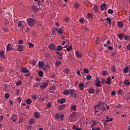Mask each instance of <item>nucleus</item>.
<instances>
[{
	"mask_svg": "<svg viewBox=\"0 0 130 130\" xmlns=\"http://www.w3.org/2000/svg\"><path fill=\"white\" fill-rule=\"evenodd\" d=\"M57 102L58 103H60V104H63V103H64V102H66V99L63 98V99L58 100L57 101Z\"/></svg>",
	"mask_w": 130,
	"mask_h": 130,
	"instance_id": "nucleus-5",
	"label": "nucleus"
},
{
	"mask_svg": "<svg viewBox=\"0 0 130 130\" xmlns=\"http://www.w3.org/2000/svg\"><path fill=\"white\" fill-rule=\"evenodd\" d=\"M39 66L40 67V68H42V67H44V62L41 61L39 62Z\"/></svg>",
	"mask_w": 130,
	"mask_h": 130,
	"instance_id": "nucleus-25",
	"label": "nucleus"
},
{
	"mask_svg": "<svg viewBox=\"0 0 130 130\" xmlns=\"http://www.w3.org/2000/svg\"><path fill=\"white\" fill-rule=\"evenodd\" d=\"M123 92V90L122 89H119L118 91V95H122V92Z\"/></svg>",
	"mask_w": 130,
	"mask_h": 130,
	"instance_id": "nucleus-35",
	"label": "nucleus"
},
{
	"mask_svg": "<svg viewBox=\"0 0 130 130\" xmlns=\"http://www.w3.org/2000/svg\"><path fill=\"white\" fill-rule=\"evenodd\" d=\"M71 110H74V111H76L77 108H76V106L73 105L71 106Z\"/></svg>",
	"mask_w": 130,
	"mask_h": 130,
	"instance_id": "nucleus-24",
	"label": "nucleus"
},
{
	"mask_svg": "<svg viewBox=\"0 0 130 130\" xmlns=\"http://www.w3.org/2000/svg\"><path fill=\"white\" fill-rule=\"evenodd\" d=\"M0 57L3 59L6 58V56H5V52H4V51H1L0 52Z\"/></svg>",
	"mask_w": 130,
	"mask_h": 130,
	"instance_id": "nucleus-8",
	"label": "nucleus"
},
{
	"mask_svg": "<svg viewBox=\"0 0 130 130\" xmlns=\"http://www.w3.org/2000/svg\"><path fill=\"white\" fill-rule=\"evenodd\" d=\"M127 50H130V44H128L127 45V47H126Z\"/></svg>",
	"mask_w": 130,
	"mask_h": 130,
	"instance_id": "nucleus-64",
	"label": "nucleus"
},
{
	"mask_svg": "<svg viewBox=\"0 0 130 130\" xmlns=\"http://www.w3.org/2000/svg\"><path fill=\"white\" fill-rule=\"evenodd\" d=\"M5 97L6 99H8V98H9V97H10V94H9L8 93H6L5 94Z\"/></svg>",
	"mask_w": 130,
	"mask_h": 130,
	"instance_id": "nucleus-40",
	"label": "nucleus"
},
{
	"mask_svg": "<svg viewBox=\"0 0 130 130\" xmlns=\"http://www.w3.org/2000/svg\"><path fill=\"white\" fill-rule=\"evenodd\" d=\"M87 17L91 19V18H92V14L91 13H88L87 15Z\"/></svg>",
	"mask_w": 130,
	"mask_h": 130,
	"instance_id": "nucleus-55",
	"label": "nucleus"
},
{
	"mask_svg": "<svg viewBox=\"0 0 130 130\" xmlns=\"http://www.w3.org/2000/svg\"><path fill=\"white\" fill-rule=\"evenodd\" d=\"M64 73H66V74H69V73H70V70L68 69H65L63 70Z\"/></svg>",
	"mask_w": 130,
	"mask_h": 130,
	"instance_id": "nucleus-41",
	"label": "nucleus"
},
{
	"mask_svg": "<svg viewBox=\"0 0 130 130\" xmlns=\"http://www.w3.org/2000/svg\"><path fill=\"white\" fill-rule=\"evenodd\" d=\"M74 7L75 9H79V8H80V4L78 3H76L74 4Z\"/></svg>",
	"mask_w": 130,
	"mask_h": 130,
	"instance_id": "nucleus-19",
	"label": "nucleus"
},
{
	"mask_svg": "<svg viewBox=\"0 0 130 130\" xmlns=\"http://www.w3.org/2000/svg\"><path fill=\"white\" fill-rule=\"evenodd\" d=\"M110 44V41H108L106 44H104V46L106 47L107 45H109Z\"/></svg>",
	"mask_w": 130,
	"mask_h": 130,
	"instance_id": "nucleus-46",
	"label": "nucleus"
},
{
	"mask_svg": "<svg viewBox=\"0 0 130 130\" xmlns=\"http://www.w3.org/2000/svg\"><path fill=\"white\" fill-rule=\"evenodd\" d=\"M22 73H29V70L27 68H23L22 70Z\"/></svg>",
	"mask_w": 130,
	"mask_h": 130,
	"instance_id": "nucleus-21",
	"label": "nucleus"
},
{
	"mask_svg": "<svg viewBox=\"0 0 130 130\" xmlns=\"http://www.w3.org/2000/svg\"><path fill=\"white\" fill-rule=\"evenodd\" d=\"M63 94V95H69V90L67 89L66 90H64Z\"/></svg>",
	"mask_w": 130,
	"mask_h": 130,
	"instance_id": "nucleus-29",
	"label": "nucleus"
},
{
	"mask_svg": "<svg viewBox=\"0 0 130 130\" xmlns=\"http://www.w3.org/2000/svg\"><path fill=\"white\" fill-rule=\"evenodd\" d=\"M17 101L19 102V103H20V102L22 101V98L19 97L17 99Z\"/></svg>",
	"mask_w": 130,
	"mask_h": 130,
	"instance_id": "nucleus-50",
	"label": "nucleus"
},
{
	"mask_svg": "<svg viewBox=\"0 0 130 130\" xmlns=\"http://www.w3.org/2000/svg\"><path fill=\"white\" fill-rule=\"evenodd\" d=\"M3 30L4 31H5V32H7L9 30V29H8L7 27H4V28H3Z\"/></svg>",
	"mask_w": 130,
	"mask_h": 130,
	"instance_id": "nucleus-59",
	"label": "nucleus"
},
{
	"mask_svg": "<svg viewBox=\"0 0 130 130\" xmlns=\"http://www.w3.org/2000/svg\"><path fill=\"white\" fill-rule=\"evenodd\" d=\"M34 115L36 118H39V117H40V113H39L38 112H35Z\"/></svg>",
	"mask_w": 130,
	"mask_h": 130,
	"instance_id": "nucleus-11",
	"label": "nucleus"
},
{
	"mask_svg": "<svg viewBox=\"0 0 130 130\" xmlns=\"http://www.w3.org/2000/svg\"><path fill=\"white\" fill-rule=\"evenodd\" d=\"M84 74H89V70L87 68H84L83 69Z\"/></svg>",
	"mask_w": 130,
	"mask_h": 130,
	"instance_id": "nucleus-30",
	"label": "nucleus"
},
{
	"mask_svg": "<svg viewBox=\"0 0 130 130\" xmlns=\"http://www.w3.org/2000/svg\"><path fill=\"white\" fill-rule=\"evenodd\" d=\"M106 107H107V105L102 102V103L99 104L95 107V109L102 110V111H103V110H105V109H106Z\"/></svg>",
	"mask_w": 130,
	"mask_h": 130,
	"instance_id": "nucleus-1",
	"label": "nucleus"
},
{
	"mask_svg": "<svg viewBox=\"0 0 130 130\" xmlns=\"http://www.w3.org/2000/svg\"><path fill=\"white\" fill-rule=\"evenodd\" d=\"M7 51L13 50V45L8 44L7 46Z\"/></svg>",
	"mask_w": 130,
	"mask_h": 130,
	"instance_id": "nucleus-4",
	"label": "nucleus"
},
{
	"mask_svg": "<svg viewBox=\"0 0 130 130\" xmlns=\"http://www.w3.org/2000/svg\"><path fill=\"white\" fill-rule=\"evenodd\" d=\"M106 7V4H102L100 7L101 11H104Z\"/></svg>",
	"mask_w": 130,
	"mask_h": 130,
	"instance_id": "nucleus-7",
	"label": "nucleus"
},
{
	"mask_svg": "<svg viewBox=\"0 0 130 130\" xmlns=\"http://www.w3.org/2000/svg\"><path fill=\"white\" fill-rule=\"evenodd\" d=\"M123 37L125 40H127V39H128V36H124Z\"/></svg>",
	"mask_w": 130,
	"mask_h": 130,
	"instance_id": "nucleus-62",
	"label": "nucleus"
},
{
	"mask_svg": "<svg viewBox=\"0 0 130 130\" xmlns=\"http://www.w3.org/2000/svg\"><path fill=\"white\" fill-rule=\"evenodd\" d=\"M47 106L48 108H50V107H51V103L47 104Z\"/></svg>",
	"mask_w": 130,
	"mask_h": 130,
	"instance_id": "nucleus-60",
	"label": "nucleus"
},
{
	"mask_svg": "<svg viewBox=\"0 0 130 130\" xmlns=\"http://www.w3.org/2000/svg\"><path fill=\"white\" fill-rule=\"evenodd\" d=\"M28 45L29 46V48H33V47H34V44H32L30 42L28 43Z\"/></svg>",
	"mask_w": 130,
	"mask_h": 130,
	"instance_id": "nucleus-34",
	"label": "nucleus"
},
{
	"mask_svg": "<svg viewBox=\"0 0 130 130\" xmlns=\"http://www.w3.org/2000/svg\"><path fill=\"white\" fill-rule=\"evenodd\" d=\"M26 103L27 104L30 105V104H31V103H32V101H31L30 99H27V101H26Z\"/></svg>",
	"mask_w": 130,
	"mask_h": 130,
	"instance_id": "nucleus-37",
	"label": "nucleus"
},
{
	"mask_svg": "<svg viewBox=\"0 0 130 130\" xmlns=\"http://www.w3.org/2000/svg\"><path fill=\"white\" fill-rule=\"evenodd\" d=\"M102 84H106V81L105 80V79H103L102 81Z\"/></svg>",
	"mask_w": 130,
	"mask_h": 130,
	"instance_id": "nucleus-61",
	"label": "nucleus"
},
{
	"mask_svg": "<svg viewBox=\"0 0 130 130\" xmlns=\"http://www.w3.org/2000/svg\"><path fill=\"white\" fill-rule=\"evenodd\" d=\"M88 92L90 94H94L95 90H94L93 87H91L88 89Z\"/></svg>",
	"mask_w": 130,
	"mask_h": 130,
	"instance_id": "nucleus-10",
	"label": "nucleus"
},
{
	"mask_svg": "<svg viewBox=\"0 0 130 130\" xmlns=\"http://www.w3.org/2000/svg\"><path fill=\"white\" fill-rule=\"evenodd\" d=\"M64 107H66V105H62L58 106V108L59 110H62V109H63V108H64Z\"/></svg>",
	"mask_w": 130,
	"mask_h": 130,
	"instance_id": "nucleus-18",
	"label": "nucleus"
},
{
	"mask_svg": "<svg viewBox=\"0 0 130 130\" xmlns=\"http://www.w3.org/2000/svg\"><path fill=\"white\" fill-rule=\"evenodd\" d=\"M59 64H61V61H60V60H57L55 62V65L57 66V67H58Z\"/></svg>",
	"mask_w": 130,
	"mask_h": 130,
	"instance_id": "nucleus-20",
	"label": "nucleus"
},
{
	"mask_svg": "<svg viewBox=\"0 0 130 130\" xmlns=\"http://www.w3.org/2000/svg\"><path fill=\"white\" fill-rule=\"evenodd\" d=\"M107 21H108L109 24L110 25V23H111V18L110 17H108L106 19Z\"/></svg>",
	"mask_w": 130,
	"mask_h": 130,
	"instance_id": "nucleus-38",
	"label": "nucleus"
},
{
	"mask_svg": "<svg viewBox=\"0 0 130 130\" xmlns=\"http://www.w3.org/2000/svg\"><path fill=\"white\" fill-rule=\"evenodd\" d=\"M124 35L123 34H120V35H119L118 38H119V39H120V40H122V38L123 37Z\"/></svg>",
	"mask_w": 130,
	"mask_h": 130,
	"instance_id": "nucleus-33",
	"label": "nucleus"
},
{
	"mask_svg": "<svg viewBox=\"0 0 130 130\" xmlns=\"http://www.w3.org/2000/svg\"><path fill=\"white\" fill-rule=\"evenodd\" d=\"M128 67H126L123 70V72L124 73V74H127V73H128Z\"/></svg>",
	"mask_w": 130,
	"mask_h": 130,
	"instance_id": "nucleus-12",
	"label": "nucleus"
},
{
	"mask_svg": "<svg viewBox=\"0 0 130 130\" xmlns=\"http://www.w3.org/2000/svg\"><path fill=\"white\" fill-rule=\"evenodd\" d=\"M17 47L18 48L19 51H23V48H24V47L21 45H18L17 46Z\"/></svg>",
	"mask_w": 130,
	"mask_h": 130,
	"instance_id": "nucleus-14",
	"label": "nucleus"
},
{
	"mask_svg": "<svg viewBox=\"0 0 130 130\" xmlns=\"http://www.w3.org/2000/svg\"><path fill=\"white\" fill-rule=\"evenodd\" d=\"M26 22L29 27H33L36 23V20L34 18H29L26 19Z\"/></svg>",
	"mask_w": 130,
	"mask_h": 130,
	"instance_id": "nucleus-2",
	"label": "nucleus"
},
{
	"mask_svg": "<svg viewBox=\"0 0 130 130\" xmlns=\"http://www.w3.org/2000/svg\"><path fill=\"white\" fill-rule=\"evenodd\" d=\"M18 27H20L21 28H24V25H23L22 23H21V21H19Z\"/></svg>",
	"mask_w": 130,
	"mask_h": 130,
	"instance_id": "nucleus-22",
	"label": "nucleus"
},
{
	"mask_svg": "<svg viewBox=\"0 0 130 130\" xmlns=\"http://www.w3.org/2000/svg\"><path fill=\"white\" fill-rule=\"evenodd\" d=\"M93 10L94 11V12H98V6H94L93 7Z\"/></svg>",
	"mask_w": 130,
	"mask_h": 130,
	"instance_id": "nucleus-31",
	"label": "nucleus"
},
{
	"mask_svg": "<svg viewBox=\"0 0 130 130\" xmlns=\"http://www.w3.org/2000/svg\"><path fill=\"white\" fill-rule=\"evenodd\" d=\"M60 116H61V115L59 113L56 114L55 115V117H56V118H59Z\"/></svg>",
	"mask_w": 130,
	"mask_h": 130,
	"instance_id": "nucleus-43",
	"label": "nucleus"
},
{
	"mask_svg": "<svg viewBox=\"0 0 130 130\" xmlns=\"http://www.w3.org/2000/svg\"><path fill=\"white\" fill-rule=\"evenodd\" d=\"M16 117H17V116L16 115H13V116L11 117V119L13 120L14 119L16 118Z\"/></svg>",
	"mask_w": 130,
	"mask_h": 130,
	"instance_id": "nucleus-54",
	"label": "nucleus"
},
{
	"mask_svg": "<svg viewBox=\"0 0 130 130\" xmlns=\"http://www.w3.org/2000/svg\"><path fill=\"white\" fill-rule=\"evenodd\" d=\"M108 13L109 14H113V10H112V9H109L108 11Z\"/></svg>",
	"mask_w": 130,
	"mask_h": 130,
	"instance_id": "nucleus-48",
	"label": "nucleus"
},
{
	"mask_svg": "<svg viewBox=\"0 0 130 130\" xmlns=\"http://www.w3.org/2000/svg\"><path fill=\"white\" fill-rule=\"evenodd\" d=\"M47 86H48V83L45 82L44 84L40 86V88L42 89H45Z\"/></svg>",
	"mask_w": 130,
	"mask_h": 130,
	"instance_id": "nucleus-6",
	"label": "nucleus"
},
{
	"mask_svg": "<svg viewBox=\"0 0 130 130\" xmlns=\"http://www.w3.org/2000/svg\"><path fill=\"white\" fill-rule=\"evenodd\" d=\"M48 47L50 50H54L55 49V45L52 43H51L49 45Z\"/></svg>",
	"mask_w": 130,
	"mask_h": 130,
	"instance_id": "nucleus-3",
	"label": "nucleus"
},
{
	"mask_svg": "<svg viewBox=\"0 0 130 130\" xmlns=\"http://www.w3.org/2000/svg\"><path fill=\"white\" fill-rule=\"evenodd\" d=\"M118 27L119 28H122L123 27V23L121 21H119L117 23Z\"/></svg>",
	"mask_w": 130,
	"mask_h": 130,
	"instance_id": "nucleus-13",
	"label": "nucleus"
},
{
	"mask_svg": "<svg viewBox=\"0 0 130 130\" xmlns=\"http://www.w3.org/2000/svg\"><path fill=\"white\" fill-rule=\"evenodd\" d=\"M21 84H22V81H21V80L17 81L16 83V86H20Z\"/></svg>",
	"mask_w": 130,
	"mask_h": 130,
	"instance_id": "nucleus-26",
	"label": "nucleus"
},
{
	"mask_svg": "<svg viewBox=\"0 0 130 130\" xmlns=\"http://www.w3.org/2000/svg\"><path fill=\"white\" fill-rule=\"evenodd\" d=\"M124 84H125L127 86H128V85H129V82L127 80H126L124 82Z\"/></svg>",
	"mask_w": 130,
	"mask_h": 130,
	"instance_id": "nucleus-47",
	"label": "nucleus"
},
{
	"mask_svg": "<svg viewBox=\"0 0 130 130\" xmlns=\"http://www.w3.org/2000/svg\"><path fill=\"white\" fill-rule=\"evenodd\" d=\"M23 42H24L23 41V40H20L18 41L19 44H23Z\"/></svg>",
	"mask_w": 130,
	"mask_h": 130,
	"instance_id": "nucleus-58",
	"label": "nucleus"
},
{
	"mask_svg": "<svg viewBox=\"0 0 130 130\" xmlns=\"http://www.w3.org/2000/svg\"><path fill=\"white\" fill-rule=\"evenodd\" d=\"M67 51H70V50H72L73 49V46L72 45L70 46V47L66 49Z\"/></svg>",
	"mask_w": 130,
	"mask_h": 130,
	"instance_id": "nucleus-39",
	"label": "nucleus"
},
{
	"mask_svg": "<svg viewBox=\"0 0 130 130\" xmlns=\"http://www.w3.org/2000/svg\"><path fill=\"white\" fill-rule=\"evenodd\" d=\"M21 122H24V118L22 117H19V123H21Z\"/></svg>",
	"mask_w": 130,
	"mask_h": 130,
	"instance_id": "nucleus-32",
	"label": "nucleus"
},
{
	"mask_svg": "<svg viewBox=\"0 0 130 130\" xmlns=\"http://www.w3.org/2000/svg\"><path fill=\"white\" fill-rule=\"evenodd\" d=\"M107 74V72H106V71H103V72H102V76H106V74Z\"/></svg>",
	"mask_w": 130,
	"mask_h": 130,
	"instance_id": "nucleus-42",
	"label": "nucleus"
},
{
	"mask_svg": "<svg viewBox=\"0 0 130 130\" xmlns=\"http://www.w3.org/2000/svg\"><path fill=\"white\" fill-rule=\"evenodd\" d=\"M58 51H60V50H62V46H58Z\"/></svg>",
	"mask_w": 130,
	"mask_h": 130,
	"instance_id": "nucleus-56",
	"label": "nucleus"
},
{
	"mask_svg": "<svg viewBox=\"0 0 130 130\" xmlns=\"http://www.w3.org/2000/svg\"><path fill=\"white\" fill-rule=\"evenodd\" d=\"M82 30L83 31H88V30H89V27H87V26H83L82 27Z\"/></svg>",
	"mask_w": 130,
	"mask_h": 130,
	"instance_id": "nucleus-23",
	"label": "nucleus"
},
{
	"mask_svg": "<svg viewBox=\"0 0 130 130\" xmlns=\"http://www.w3.org/2000/svg\"><path fill=\"white\" fill-rule=\"evenodd\" d=\"M5 70V67H3V66H0V72H4Z\"/></svg>",
	"mask_w": 130,
	"mask_h": 130,
	"instance_id": "nucleus-45",
	"label": "nucleus"
},
{
	"mask_svg": "<svg viewBox=\"0 0 130 130\" xmlns=\"http://www.w3.org/2000/svg\"><path fill=\"white\" fill-rule=\"evenodd\" d=\"M111 78H110V77H109L106 81V84H108V85H110L111 84Z\"/></svg>",
	"mask_w": 130,
	"mask_h": 130,
	"instance_id": "nucleus-15",
	"label": "nucleus"
},
{
	"mask_svg": "<svg viewBox=\"0 0 130 130\" xmlns=\"http://www.w3.org/2000/svg\"><path fill=\"white\" fill-rule=\"evenodd\" d=\"M101 82L100 81H98L95 83V86H96V87H101Z\"/></svg>",
	"mask_w": 130,
	"mask_h": 130,
	"instance_id": "nucleus-28",
	"label": "nucleus"
},
{
	"mask_svg": "<svg viewBox=\"0 0 130 130\" xmlns=\"http://www.w3.org/2000/svg\"><path fill=\"white\" fill-rule=\"evenodd\" d=\"M91 78H92V77H91L90 75H88L86 76L87 80H91Z\"/></svg>",
	"mask_w": 130,
	"mask_h": 130,
	"instance_id": "nucleus-49",
	"label": "nucleus"
},
{
	"mask_svg": "<svg viewBox=\"0 0 130 130\" xmlns=\"http://www.w3.org/2000/svg\"><path fill=\"white\" fill-rule=\"evenodd\" d=\"M69 94L71 96H73V95H74V90L73 89H70V90L69 91Z\"/></svg>",
	"mask_w": 130,
	"mask_h": 130,
	"instance_id": "nucleus-27",
	"label": "nucleus"
},
{
	"mask_svg": "<svg viewBox=\"0 0 130 130\" xmlns=\"http://www.w3.org/2000/svg\"><path fill=\"white\" fill-rule=\"evenodd\" d=\"M70 116L71 118H74L76 117V112H73L72 113L70 114Z\"/></svg>",
	"mask_w": 130,
	"mask_h": 130,
	"instance_id": "nucleus-16",
	"label": "nucleus"
},
{
	"mask_svg": "<svg viewBox=\"0 0 130 130\" xmlns=\"http://www.w3.org/2000/svg\"><path fill=\"white\" fill-rule=\"evenodd\" d=\"M39 77H42L43 76V71H39Z\"/></svg>",
	"mask_w": 130,
	"mask_h": 130,
	"instance_id": "nucleus-36",
	"label": "nucleus"
},
{
	"mask_svg": "<svg viewBox=\"0 0 130 130\" xmlns=\"http://www.w3.org/2000/svg\"><path fill=\"white\" fill-rule=\"evenodd\" d=\"M32 9L33 10H35V11H36L38 9V8H37V6H32Z\"/></svg>",
	"mask_w": 130,
	"mask_h": 130,
	"instance_id": "nucleus-53",
	"label": "nucleus"
},
{
	"mask_svg": "<svg viewBox=\"0 0 130 130\" xmlns=\"http://www.w3.org/2000/svg\"><path fill=\"white\" fill-rule=\"evenodd\" d=\"M39 85H40V83H37L34 85V87H39Z\"/></svg>",
	"mask_w": 130,
	"mask_h": 130,
	"instance_id": "nucleus-51",
	"label": "nucleus"
},
{
	"mask_svg": "<svg viewBox=\"0 0 130 130\" xmlns=\"http://www.w3.org/2000/svg\"><path fill=\"white\" fill-rule=\"evenodd\" d=\"M32 99H34L35 100H36V99H37V94H33L32 95Z\"/></svg>",
	"mask_w": 130,
	"mask_h": 130,
	"instance_id": "nucleus-44",
	"label": "nucleus"
},
{
	"mask_svg": "<svg viewBox=\"0 0 130 130\" xmlns=\"http://www.w3.org/2000/svg\"><path fill=\"white\" fill-rule=\"evenodd\" d=\"M79 88H83L84 87V84L83 83H80L79 85Z\"/></svg>",
	"mask_w": 130,
	"mask_h": 130,
	"instance_id": "nucleus-52",
	"label": "nucleus"
},
{
	"mask_svg": "<svg viewBox=\"0 0 130 130\" xmlns=\"http://www.w3.org/2000/svg\"><path fill=\"white\" fill-rule=\"evenodd\" d=\"M96 123H97L96 122V121H93V123L91 124V126H92V128H93V127L94 126V125H95L96 124Z\"/></svg>",
	"mask_w": 130,
	"mask_h": 130,
	"instance_id": "nucleus-63",
	"label": "nucleus"
},
{
	"mask_svg": "<svg viewBox=\"0 0 130 130\" xmlns=\"http://www.w3.org/2000/svg\"><path fill=\"white\" fill-rule=\"evenodd\" d=\"M57 32L59 35H61V34L63 33V30L61 29V28H59L57 30Z\"/></svg>",
	"mask_w": 130,
	"mask_h": 130,
	"instance_id": "nucleus-17",
	"label": "nucleus"
},
{
	"mask_svg": "<svg viewBox=\"0 0 130 130\" xmlns=\"http://www.w3.org/2000/svg\"><path fill=\"white\" fill-rule=\"evenodd\" d=\"M75 55L77 56V57H82V53H80L79 51H77L75 53Z\"/></svg>",
	"mask_w": 130,
	"mask_h": 130,
	"instance_id": "nucleus-9",
	"label": "nucleus"
},
{
	"mask_svg": "<svg viewBox=\"0 0 130 130\" xmlns=\"http://www.w3.org/2000/svg\"><path fill=\"white\" fill-rule=\"evenodd\" d=\"M95 113H97V112H99V111H102V110H98V109H96V108H95Z\"/></svg>",
	"mask_w": 130,
	"mask_h": 130,
	"instance_id": "nucleus-57",
	"label": "nucleus"
}]
</instances>
